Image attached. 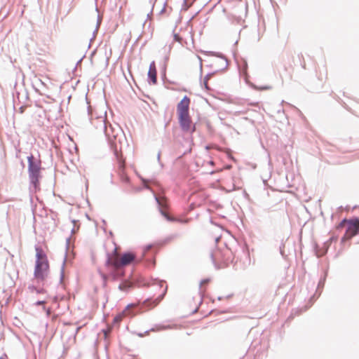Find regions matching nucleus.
<instances>
[{
    "label": "nucleus",
    "instance_id": "obj_15",
    "mask_svg": "<svg viewBox=\"0 0 359 359\" xmlns=\"http://www.w3.org/2000/svg\"><path fill=\"white\" fill-rule=\"evenodd\" d=\"M46 304L45 301H39L36 303V305H44Z\"/></svg>",
    "mask_w": 359,
    "mask_h": 359
},
{
    "label": "nucleus",
    "instance_id": "obj_10",
    "mask_svg": "<svg viewBox=\"0 0 359 359\" xmlns=\"http://www.w3.org/2000/svg\"><path fill=\"white\" fill-rule=\"evenodd\" d=\"M132 285L130 282L125 281L119 285L118 288L121 291L128 292L132 287Z\"/></svg>",
    "mask_w": 359,
    "mask_h": 359
},
{
    "label": "nucleus",
    "instance_id": "obj_3",
    "mask_svg": "<svg viewBox=\"0 0 359 359\" xmlns=\"http://www.w3.org/2000/svg\"><path fill=\"white\" fill-rule=\"evenodd\" d=\"M190 103V98L184 96L177 105V114L182 130L184 133L192 134L196 131V124L193 123L189 115Z\"/></svg>",
    "mask_w": 359,
    "mask_h": 359
},
{
    "label": "nucleus",
    "instance_id": "obj_2",
    "mask_svg": "<svg viewBox=\"0 0 359 359\" xmlns=\"http://www.w3.org/2000/svg\"><path fill=\"white\" fill-rule=\"evenodd\" d=\"M105 134L108 138L111 149L114 150L115 155L118 161V174L121 181L123 183L129 182V177L125 172V162L121 156V134L118 130L115 133L111 126H105Z\"/></svg>",
    "mask_w": 359,
    "mask_h": 359
},
{
    "label": "nucleus",
    "instance_id": "obj_12",
    "mask_svg": "<svg viewBox=\"0 0 359 359\" xmlns=\"http://www.w3.org/2000/svg\"><path fill=\"white\" fill-rule=\"evenodd\" d=\"M165 292H166V287L163 290V292H162V294H161V296L155 300V302H156L155 306L157 305L160 302V301L163 299V297L164 296Z\"/></svg>",
    "mask_w": 359,
    "mask_h": 359
},
{
    "label": "nucleus",
    "instance_id": "obj_21",
    "mask_svg": "<svg viewBox=\"0 0 359 359\" xmlns=\"http://www.w3.org/2000/svg\"><path fill=\"white\" fill-rule=\"evenodd\" d=\"M358 232L359 233V219H358Z\"/></svg>",
    "mask_w": 359,
    "mask_h": 359
},
{
    "label": "nucleus",
    "instance_id": "obj_11",
    "mask_svg": "<svg viewBox=\"0 0 359 359\" xmlns=\"http://www.w3.org/2000/svg\"><path fill=\"white\" fill-rule=\"evenodd\" d=\"M158 203L162 207H166V199L164 197H156Z\"/></svg>",
    "mask_w": 359,
    "mask_h": 359
},
{
    "label": "nucleus",
    "instance_id": "obj_19",
    "mask_svg": "<svg viewBox=\"0 0 359 359\" xmlns=\"http://www.w3.org/2000/svg\"><path fill=\"white\" fill-rule=\"evenodd\" d=\"M100 119H101L102 122H103V123L104 122V118L103 117H101Z\"/></svg>",
    "mask_w": 359,
    "mask_h": 359
},
{
    "label": "nucleus",
    "instance_id": "obj_6",
    "mask_svg": "<svg viewBox=\"0 0 359 359\" xmlns=\"http://www.w3.org/2000/svg\"><path fill=\"white\" fill-rule=\"evenodd\" d=\"M28 172L31 183L36 189L39 184V178L41 177V161L35 160L33 155L28 156Z\"/></svg>",
    "mask_w": 359,
    "mask_h": 359
},
{
    "label": "nucleus",
    "instance_id": "obj_22",
    "mask_svg": "<svg viewBox=\"0 0 359 359\" xmlns=\"http://www.w3.org/2000/svg\"><path fill=\"white\" fill-rule=\"evenodd\" d=\"M210 163L211 165H213V164H214L213 161H210Z\"/></svg>",
    "mask_w": 359,
    "mask_h": 359
},
{
    "label": "nucleus",
    "instance_id": "obj_14",
    "mask_svg": "<svg viewBox=\"0 0 359 359\" xmlns=\"http://www.w3.org/2000/svg\"><path fill=\"white\" fill-rule=\"evenodd\" d=\"M208 78L205 77V79H204V86H205L206 90H210V88L208 86Z\"/></svg>",
    "mask_w": 359,
    "mask_h": 359
},
{
    "label": "nucleus",
    "instance_id": "obj_23",
    "mask_svg": "<svg viewBox=\"0 0 359 359\" xmlns=\"http://www.w3.org/2000/svg\"><path fill=\"white\" fill-rule=\"evenodd\" d=\"M20 111H21L22 113L23 112V109H22V107L20 108Z\"/></svg>",
    "mask_w": 359,
    "mask_h": 359
},
{
    "label": "nucleus",
    "instance_id": "obj_5",
    "mask_svg": "<svg viewBox=\"0 0 359 359\" xmlns=\"http://www.w3.org/2000/svg\"><path fill=\"white\" fill-rule=\"evenodd\" d=\"M212 259L219 268H224L232 262L233 254L230 249L224 247L215 250L212 254Z\"/></svg>",
    "mask_w": 359,
    "mask_h": 359
},
{
    "label": "nucleus",
    "instance_id": "obj_4",
    "mask_svg": "<svg viewBox=\"0 0 359 359\" xmlns=\"http://www.w3.org/2000/svg\"><path fill=\"white\" fill-rule=\"evenodd\" d=\"M36 262L34 278L38 283L43 284L50 276V264L48 257L43 250L36 248Z\"/></svg>",
    "mask_w": 359,
    "mask_h": 359
},
{
    "label": "nucleus",
    "instance_id": "obj_1",
    "mask_svg": "<svg viewBox=\"0 0 359 359\" xmlns=\"http://www.w3.org/2000/svg\"><path fill=\"white\" fill-rule=\"evenodd\" d=\"M135 262H137V259L135 253L126 252L119 254L117 251V248H115L114 251L108 255L106 265L111 268V275L116 278L123 275L121 269L124 266ZM139 262L140 261H137V262Z\"/></svg>",
    "mask_w": 359,
    "mask_h": 359
},
{
    "label": "nucleus",
    "instance_id": "obj_16",
    "mask_svg": "<svg viewBox=\"0 0 359 359\" xmlns=\"http://www.w3.org/2000/svg\"><path fill=\"white\" fill-rule=\"evenodd\" d=\"M208 282H209L208 280H203L201 281V285H203L208 284Z\"/></svg>",
    "mask_w": 359,
    "mask_h": 359
},
{
    "label": "nucleus",
    "instance_id": "obj_17",
    "mask_svg": "<svg viewBox=\"0 0 359 359\" xmlns=\"http://www.w3.org/2000/svg\"><path fill=\"white\" fill-rule=\"evenodd\" d=\"M32 290H36L37 292H45V290H36V289L35 287H32Z\"/></svg>",
    "mask_w": 359,
    "mask_h": 359
},
{
    "label": "nucleus",
    "instance_id": "obj_20",
    "mask_svg": "<svg viewBox=\"0 0 359 359\" xmlns=\"http://www.w3.org/2000/svg\"><path fill=\"white\" fill-rule=\"evenodd\" d=\"M0 359H7V356L5 355V358H4L3 357H1Z\"/></svg>",
    "mask_w": 359,
    "mask_h": 359
},
{
    "label": "nucleus",
    "instance_id": "obj_13",
    "mask_svg": "<svg viewBox=\"0 0 359 359\" xmlns=\"http://www.w3.org/2000/svg\"><path fill=\"white\" fill-rule=\"evenodd\" d=\"M174 39L175 41L181 43L182 42V38L178 34H174Z\"/></svg>",
    "mask_w": 359,
    "mask_h": 359
},
{
    "label": "nucleus",
    "instance_id": "obj_18",
    "mask_svg": "<svg viewBox=\"0 0 359 359\" xmlns=\"http://www.w3.org/2000/svg\"><path fill=\"white\" fill-rule=\"evenodd\" d=\"M46 313H47V315H48V316H50V309H48L46 310Z\"/></svg>",
    "mask_w": 359,
    "mask_h": 359
},
{
    "label": "nucleus",
    "instance_id": "obj_9",
    "mask_svg": "<svg viewBox=\"0 0 359 359\" xmlns=\"http://www.w3.org/2000/svg\"><path fill=\"white\" fill-rule=\"evenodd\" d=\"M136 305L135 304H129L128 305V306L119 314H118L115 318H114V321L116 322H120L123 320V318L126 317V316H130L131 313H130V309L131 308H134L135 307Z\"/></svg>",
    "mask_w": 359,
    "mask_h": 359
},
{
    "label": "nucleus",
    "instance_id": "obj_8",
    "mask_svg": "<svg viewBox=\"0 0 359 359\" xmlns=\"http://www.w3.org/2000/svg\"><path fill=\"white\" fill-rule=\"evenodd\" d=\"M148 76L151 79L153 84H156L157 82V70L156 63L154 61L151 62L149 65L148 71Z\"/></svg>",
    "mask_w": 359,
    "mask_h": 359
},
{
    "label": "nucleus",
    "instance_id": "obj_7",
    "mask_svg": "<svg viewBox=\"0 0 359 359\" xmlns=\"http://www.w3.org/2000/svg\"><path fill=\"white\" fill-rule=\"evenodd\" d=\"M345 224H347L348 226L343 239H350L358 233V219H353L349 220L344 219L339 224V227L344 226Z\"/></svg>",
    "mask_w": 359,
    "mask_h": 359
}]
</instances>
